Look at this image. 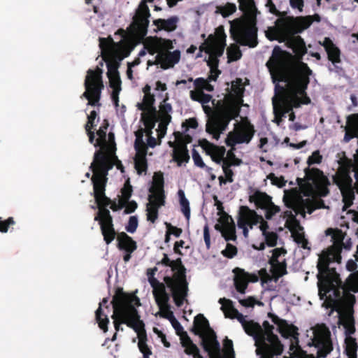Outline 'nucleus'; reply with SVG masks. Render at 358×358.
<instances>
[{
	"mask_svg": "<svg viewBox=\"0 0 358 358\" xmlns=\"http://www.w3.org/2000/svg\"><path fill=\"white\" fill-rule=\"evenodd\" d=\"M294 35H280L274 37L268 36V38L271 41H278L280 43L285 42V45L291 48L295 54L296 64L290 66L289 59L292 55L276 45L273 50L271 58L266 62V66L271 72L273 83L286 82L289 91L295 96V98L299 94L304 95L302 103L307 105L310 103V99L307 95L306 90L313 71L306 63L302 62L303 55L307 53L303 39L300 36Z\"/></svg>",
	"mask_w": 358,
	"mask_h": 358,
	"instance_id": "nucleus-1",
	"label": "nucleus"
},
{
	"mask_svg": "<svg viewBox=\"0 0 358 358\" xmlns=\"http://www.w3.org/2000/svg\"><path fill=\"white\" fill-rule=\"evenodd\" d=\"M329 260L320 258L317 265L320 299L324 300L327 308L337 311L345 307H352L355 303V295L349 292L336 269L329 268Z\"/></svg>",
	"mask_w": 358,
	"mask_h": 358,
	"instance_id": "nucleus-2",
	"label": "nucleus"
},
{
	"mask_svg": "<svg viewBox=\"0 0 358 358\" xmlns=\"http://www.w3.org/2000/svg\"><path fill=\"white\" fill-rule=\"evenodd\" d=\"M115 332L123 331L122 324L133 329L136 332L144 326V322L140 319L136 307L141 306L140 299L134 294L124 292L123 288L117 287L111 301Z\"/></svg>",
	"mask_w": 358,
	"mask_h": 358,
	"instance_id": "nucleus-3",
	"label": "nucleus"
},
{
	"mask_svg": "<svg viewBox=\"0 0 358 358\" xmlns=\"http://www.w3.org/2000/svg\"><path fill=\"white\" fill-rule=\"evenodd\" d=\"M113 167L110 157L100 149L95 152L94 160L90 168L94 174L91 178L93 184L94 196L99 210L101 208H106L111 203L110 198L105 194L108 171Z\"/></svg>",
	"mask_w": 358,
	"mask_h": 358,
	"instance_id": "nucleus-4",
	"label": "nucleus"
},
{
	"mask_svg": "<svg viewBox=\"0 0 358 358\" xmlns=\"http://www.w3.org/2000/svg\"><path fill=\"white\" fill-rule=\"evenodd\" d=\"M165 266L171 267L174 272L172 276H165L164 281L171 292L174 303L178 307H181L188 296V282L186 279V268L181 258L171 260L167 254L163 255V258L158 263Z\"/></svg>",
	"mask_w": 358,
	"mask_h": 358,
	"instance_id": "nucleus-5",
	"label": "nucleus"
},
{
	"mask_svg": "<svg viewBox=\"0 0 358 358\" xmlns=\"http://www.w3.org/2000/svg\"><path fill=\"white\" fill-rule=\"evenodd\" d=\"M243 102L228 98L227 105L220 113L209 118L206 125V131L218 140L220 134L227 129L229 122L238 117Z\"/></svg>",
	"mask_w": 358,
	"mask_h": 358,
	"instance_id": "nucleus-6",
	"label": "nucleus"
},
{
	"mask_svg": "<svg viewBox=\"0 0 358 358\" xmlns=\"http://www.w3.org/2000/svg\"><path fill=\"white\" fill-rule=\"evenodd\" d=\"M304 178H297L296 182L302 194L305 196H310L315 193L322 196H326L329 190L330 185L328 178L322 171L317 168H306Z\"/></svg>",
	"mask_w": 358,
	"mask_h": 358,
	"instance_id": "nucleus-7",
	"label": "nucleus"
},
{
	"mask_svg": "<svg viewBox=\"0 0 358 358\" xmlns=\"http://www.w3.org/2000/svg\"><path fill=\"white\" fill-rule=\"evenodd\" d=\"M226 38L224 27L220 25L215 29V34H210L199 48L201 51H204L209 55L207 64L210 68V71L218 69V58L224 53L227 45Z\"/></svg>",
	"mask_w": 358,
	"mask_h": 358,
	"instance_id": "nucleus-8",
	"label": "nucleus"
},
{
	"mask_svg": "<svg viewBox=\"0 0 358 358\" xmlns=\"http://www.w3.org/2000/svg\"><path fill=\"white\" fill-rule=\"evenodd\" d=\"M275 15L279 18L275 21L277 27H273L272 31L277 36L301 33L313 23L311 16H286L287 12L285 11H280V14Z\"/></svg>",
	"mask_w": 358,
	"mask_h": 358,
	"instance_id": "nucleus-9",
	"label": "nucleus"
},
{
	"mask_svg": "<svg viewBox=\"0 0 358 358\" xmlns=\"http://www.w3.org/2000/svg\"><path fill=\"white\" fill-rule=\"evenodd\" d=\"M274 326L264 321L262 326V346L256 350L259 358H274L283 352V345L278 336L273 333Z\"/></svg>",
	"mask_w": 358,
	"mask_h": 358,
	"instance_id": "nucleus-10",
	"label": "nucleus"
},
{
	"mask_svg": "<svg viewBox=\"0 0 358 358\" xmlns=\"http://www.w3.org/2000/svg\"><path fill=\"white\" fill-rule=\"evenodd\" d=\"M103 71L97 66L95 70L89 69L85 80V92L83 96L88 100V105L100 106L101 90L104 85L102 80Z\"/></svg>",
	"mask_w": 358,
	"mask_h": 358,
	"instance_id": "nucleus-11",
	"label": "nucleus"
},
{
	"mask_svg": "<svg viewBox=\"0 0 358 358\" xmlns=\"http://www.w3.org/2000/svg\"><path fill=\"white\" fill-rule=\"evenodd\" d=\"M250 24L245 26L240 25L237 28H231L230 32L232 38L241 45L255 48L258 44L257 27L256 20L249 18Z\"/></svg>",
	"mask_w": 358,
	"mask_h": 358,
	"instance_id": "nucleus-12",
	"label": "nucleus"
},
{
	"mask_svg": "<svg viewBox=\"0 0 358 358\" xmlns=\"http://www.w3.org/2000/svg\"><path fill=\"white\" fill-rule=\"evenodd\" d=\"M312 343L317 348L318 358L326 357L333 350L331 332L325 324H317L314 327Z\"/></svg>",
	"mask_w": 358,
	"mask_h": 358,
	"instance_id": "nucleus-13",
	"label": "nucleus"
},
{
	"mask_svg": "<svg viewBox=\"0 0 358 358\" xmlns=\"http://www.w3.org/2000/svg\"><path fill=\"white\" fill-rule=\"evenodd\" d=\"M255 133L254 126L250 122L237 123L235 124L234 130L227 134L225 143L227 146L234 149L236 144L249 143Z\"/></svg>",
	"mask_w": 358,
	"mask_h": 358,
	"instance_id": "nucleus-14",
	"label": "nucleus"
},
{
	"mask_svg": "<svg viewBox=\"0 0 358 358\" xmlns=\"http://www.w3.org/2000/svg\"><path fill=\"white\" fill-rule=\"evenodd\" d=\"M150 13L147 5V1L143 0L139 3L131 24V28L134 35L141 38L146 36L150 23Z\"/></svg>",
	"mask_w": 358,
	"mask_h": 358,
	"instance_id": "nucleus-15",
	"label": "nucleus"
},
{
	"mask_svg": "<svg viewBox=\"0 0 358 358\" xmlns=\"http://www.w3.org/2000/svg\"><path fill=\"white\" fill-rule=\"evenodd\" d=\"M94 220L99 222L103 241L107 245H109L118 234L115 230L113 217L109 210L106 208H101L95 216Z\"/></svg>",
	"mask_w": 358,
	"mask_h": 358,
	"instance_id": "nucleus-16",
	"label": "nucleus"
},
{
	"mask_svg": "<svg viewBox=\"0 0 358 358\" xmlns=\"http://www.w3.org/2000/svg\"><path fill=\"white\" fill-rule=\"evenodd\" d=\"M284 201L286 206L289 208L293 209L296 213L303 214L305 215L306 210L308 214H311L315 210L322 208L324 204L323 201H317L310 198L307 199H291L287 201L286 197H284Z\"/></svg>",
	"mask_w": 358,
	"mask_h": 358,
	"instance_id": "nucleus-17",
	"label": "nucleus"
},
{
	"mask_svg": "<svg viewBox=\"0 0 358 358\" xmlns=\"http://www.w3.org/2000/svg\"><path fill=\"white\" fill-rule=\"evenodd\" d=\"M247 316L239 315L238 321L241 324L243 329L245 332L250 336H252L255 340V345L256 346V350H258L259 348L262 346V326L252 320H247L245 318Z\"/></svg>",
	"mask_w": 358,
	"mask_h": 358,
	"instance_id": "nucleus-18",
	"label": "nucleus"
},
{
	"mask_svg": "<svg viewBox=\"0 0 358 358\" xmlns=\"http://www.w3.org/2000/svg\"><path fill=\"white\" fill-rule=\"evenodd\" d=\"M257 219V213L255 210H251L247 206H241L239 208L237 224L238 228L243 229V236L247 238L248 236L249 230L248 227L252 229L254 224H252V219Z\"/></svg>",
	"mask_w": 358,
	"mask_h": 358,
	"instance_id": "nucleus-19",
	"label": "nucleus"
},
{
	"mask_svg": "<svg viewBox=\"0 0 358 358\" xmlns=\"http://www.w3.org/2000/svg\"><path fill=\"white\" fill-rule=\"evenodd\" d=\"M144 47L150 55H153L172 49L173 44L169 39L155 36L147 38Z\"/></svg>",
	"mask_w": 358,
	"mask_h": 358,
	"instance_id": "nucleus-20",
	"label": "nucleus"
},
{
	"mask_svg": "<svg viewBox=\"0 0 358 358\" xmlns=\"http://www.w3.org/2000/svg\"><path fill=\"white\" fill-rule=\"evenodd\" d=\"M268 317L277 325L278 331L282 337L286 338L293 337L295 339H298V329L294 325L288 324L285 320L281 319L271 313H268Z\"/></svg>",
	"mask_w": 358,
	"mask_h": 358,
	"instance_id": "nucleus-21",
	"label": "nucleus"
},
{
	"mask_svg": "<svg viewBox=\"0 0 358 358\" xmlns=\"http://www.w3.org/2000/svg\"><path fill=\"white\" fill-rule=\"evenodd\" d=\"M333 182L338 186L340 191L354 189L353 180L350 176V171L348 168H340L333 176Z\"/></svg>",
	"mask_w": 358,
	"mask_h": 358,
	"instance_id": "nucleus-22",
	"label": "nucleus"
},
{
	"mask_svg": "<svg viewBox=\"0 0 358 358\" xmlns=\"http://www.w3.org/2000/svg\"><path fill=\"white\" fill-rule=\"evenodd\" d=\"M210 336L201 341L203 350L209 355L210 358H225L221 354L220 344L217 340L214 331H211Z\"/></svg>",
	"mask_w": 358,
	"mask_h": 358,
	"instance_id": "nucleus-23",
	"label": "nucleus"
},
{
	"mask_svg": "<svg viewBox=\"0 0 358 358\" xmlns=\"http://www.w3.org/2000/svg\"><path fill=\"white\" fill-rule=\"evenodd\" d=\"M324 48L328 59L332 62L336 69L337 73L342 71V68L336 66V64L340 63L341 60V50L339 48L333 43V41L328 37L324 38L323 42L321 43Z\"/></svg>",
	"mask_w": 358,
	"mask_h": 358,
	"instance_id": "nucleus-24",
	"label": "nucleus"
},
{
	"mask_svg": "<svg viewBox=\"0 0 358 358\" xmlns=\"http://www.w3.org/2000/svg\"><path fill=\"white\" fill-rule=\"evenodd\" d=\"M195 335L202 337V341L208 338L213 331L208 320L202 314H198L194 320V326L191 330Z\"/></svg>",
	"mask_w": 358,
	"mask_h": 358,
	"instance_id": "nucleus-25",
	"label": "nucleus"
},
{
	"mask_svg": "<svg viewBox=\"0 0 358 358\" xmlns=\"http://www.w3.org/2000/svg\"><path fill=\"white\" fill-rule=\"evenodd\" d=\"M149 202L146 206L147 220L155 223L159 216V209L165 205V198L156 196L151 198L148 196Z\"/></svg>",
	"mask_w": 358,
	"mask_h": 358,
	"instance_id": "nucleus-26",
	"label": "nucleus"
},
{
	"mask_svg": "<svg viewBox=\"0 0 358 358\" xmlns=\"http://www.w3.org/2000/svg\"><path fill=\"white\" fill-rule=\"evenodd\" d=\"M103 60L106 62L108 69L107 76L109 79L110 87L113 89L119 88V90H120L121 80L118 72V68L120 64L115 61L109 60L104 56Z\"/></svg>",
	"mask_w": 358,
	"mask_h": 358,
	"instance_id": "nucleus-27",
	"label": "nucleus"
},
{
	"mask_svg": "<svg viewBox=\"0 0 358 358\" xmlns=\"http://www.w3.org/2000/svg\"><path fill=\"white\" fill-rule=\"evenodd\" d=\"M220 224H222V236L227 241H235L236 239V227L231 216L224 213L220 217Z\"/></svg>",
	"mask_w": 358,
	"mask_h": 358,
	"instance_id": "nucleus-28",
	"label": "nucleus"
},
{
	"mask_svg": "<svg viewBox=\"0 0 358 358\" xmlns=\"http://www.w3.org/2000/svg\"><path fill=\"white\" fill-rule=\"evenodd\" d=\"M158 59L160 60V67L166 70L173 68L176 64L179 62L180 52L177 50L173 52L164 50L163 52L158 54Z\"/></svg>",
	"mask_w": 358,
	"mask_h": 358,
	"instance_id": "nucleus-29",
	"label": "nucleus"
},
{
	"mask_svg": "<svg viewBox=\"0 0 358 358\" xmlns=\"http://www.w3.org/2000/svg\"><path fill=\"white\" fill-rule=\"evenodd\" d=\"M344 129L345 132L343 142L348 143L352 138L358 137V113L351 114L347 117Z\"/></svg>",
	"mask_w": 358,
	"mask_h": 358,
	"instance_id": "nucleus-30",
	"label": "nucleus"
},
{
	"mask_svg": "<svg viewBox=\"0 0 358 358\" xmlns=\"http://www.w3.org/2000/svg\"><path fill=\"white\" fill-rule=\"evenodd\" d=\"M132 48H133L128 43L123 41L116 43L115 48L112 50V55L109 60L115 61L120 64L122 59L130 55Z\"/></svg>",
	"mask_w": 358,
	"mask_h": 358,
	"instance_id": "nucleus-31",
	"label": "nucleus"
},
{
	"mask_svg": "<svg viewBox=\"0 0 358 358\" xmlns=\"http://www.w3.org/2000/svg\"><path fill=\"white\" fill-rule=\"evenodd\" d=\"M117 248L124 252H134L137 249L136 242L124 231L117 234Z\"/></svg>",
	"mask_w": 358,
	"mask_h": 358,
	"instance_id": "nucleus-32",
	"label": "nucleus"
},
{
	"mask_svg": "<svg viewBox=\"0 0 358 358\" xmlns=\"http://www.w3.org/2000/svg\"><path fill=\"white\" fill-rule=\"evenodd\" d=\"M235 274L234 285L237 292L241 294H245L248 285V272L241 268H235L233 270Z\"/></svg>",
	"mask_w": 358,
	"mask_h": 358,
	"instance_id": "nucleus-33",
	"label": "nucleus"
},
{
	"mask_svg": "<svg viewBox=\"0 0 358 358\" xmlns=\"http://www.w3.org/2000/svg\"><path fill=\"white\" fill-rule=\"evenodd\" d=\"M180 343L185 348L184 352L186 355L192 356L193 358H203L200 354L199 348L193 343L187 332L183 333L181 336Z\"/></svg>",
	"mask_w": 358,
	"mask_h": 358,
	"instance_id": "nucleus-34",
	"label": "nucleus"
},
{
	"mask_svg": "<svg viewBox=\"0 0 358 358\" xmlns=\"http://www.w3.org/2000/svg\"><path fill=\"white\" fill-rule=\"evenodd\" d=\"M272 198L266 192L256 190L252 195L249 196V201L255 203L257 208L264 210L271 203Z\"/></svg>",
	"mask_w": 358,
	"mask_h": 358,
	"instance_id": "nucleus-35",
	"label": "nucleus"
},
{
	"mask_svg": "<svg viewBox=\"0 0 358 358\" xmlns=\"http://www.w3.org/2000/svg\"><path fill=\"white\" fill-rule=\"evenodd\" d=\"M164 177L162 173H155L153 177V184L149 191L151 192L150 197L156 196L166 198L164 190Z\"/></svg>",
	"mask_w": 358,
	"mask_h": 358,
	"instance_id": "nucleus-36",
	"label": "nucleus"
},
{
	"mask_svg": "<svg viewBox=\"0 0 358 358\" xmlns=\"http://www.w3.org/2000/svg\"><path fill=\"white\" fill-rule=\"evenodd\" d=\"M218 302L222 305L220 309L222 310L226 317L231 319L236 318L238 320L239 315H243L242 313H239L238 310L234 308L231 300L226 298H220Z\"/></svg>",
	"mask_w": 358,
	"mask_h": 358,
	"instance_id": "nucleus-37",
	"label": "nucleus"
},
{
	"mask_svg": "<svg viewBox=\"0 0 358 358\" xmlns=\"http://www.w3.org/2000/svg\"><path fill=\"white\" fill-rule=\"evenodd\" d=\"M138 338V347L140 352L143 354V358H149L152 355V350L147 344V334L145 329V325L136 332Z\"/></svg>",
	"mask_w": 358,
	"mask_h": 358,
	"instance_id": "nucleus-38",
	"label": "nucleus"
},
{
	"mask_svg": "<svg viewBox=\"0 0 358 358\" xmlns=\"http://www.w3.org/2000/svg\"><path fill=\"white\" fill-rule=\"evenodd\" d=\"M239 9L243 11L248 18L255 20L259 13L255 6V0H238Z\"/></svg>",
	"mask_w": 358,
	"mask_h": 358,
	"instance_id": "nucleus-39",
	"label": "nucleus"
},
{
	"mask_svg": "<svg viewBox=\"0 0 358 358\" xmlns=\"http://www.w3.org/2000/svg\"><path fill=\"white\" fill-rule=\"evenodd\" d=\"M173 160L177 162L178 166L182 163H187L189 160V155L187 147L185 145H176L173 150Z\"/></svg>",
	"mask_w": 358,
	"mask_h": 358,
	"instance_id": "nucleus-40",
	"label": "nucleus"
},
{
	"mask_svg": "<svg viewBox=\"0 0 358 358\" xmlns=\"http://www.w3.org/2000/svg\"><path fill=\"white\" fill-rule=\"evenodd\" d=\"M271 272L272 278L276 282L278 279L287 273V263L285 258H283L281 262H278L271 265Z\"/></svg>",
	"mask_w": 358,
	"mask_h": 358,
	"instance_id": "nucleus-41",
	"label": "nucleus"
},
{
	"mask_svg": "<svg viewBox=\"0 0 358 358\" xmlns=\"http://www.w3.org/2000/svg\"><path fill=\"white\" fill-rule=\"evenodd\" d=\"M108 126H109V124H108V120H104L103 122L102 123V124L101 125V127L96 131L98 138L97 139L94 138V141L92 143L94 145V147L103 148L107 145L106 131H107Z\"/></svg>",
	"mask_w": 358,
	"mask_h": 358,
	"instance_id": "nucleus-42",
	"label": "nucleus"
},
{
	"mask_svg": "<svg viewBox=\"0 0 358 358\" xmlns=\"http://www.w3.org/2000/svg\"><path fill=\"white\" fill-rule=\"evenodd\" d=\"M178 19L173 16L167 20L157 19L153 21V24L157 27L158 29H164L167 31H171L176 29V23Z\"/></svg>",
	"mask_w": 358,
	"mask_h": 358,
	"instance_id": "nucleus-43",
	"label": "nucleus"
},
{
	"mask_svg": "<svg viewBox=\"0 0 358 358\" xmlns=\"http://www.w3.org/2000/svg\"><path fill=\"white\" fill-rule=\"evenodd\" d=\"M115 43L113 39L109 36L108 38H99V47L102 52V57H106L110 59L112 55V50L115 48Z\"/></svg>",
	"mask_w": 358,
	"mask_h": 358,
	"instance_id": "nucleus-44",
	"label": "nucleus"
},
{
	"mask_svg": "<svg viewBox=\"0 0 358 358\" xmlns=\"http://www.w3.org/2000/svg\"><path fill=\"white\" fill-rule=\"evenodd\" d=\"M285 83L286 84L285 87L281 86L279 84L275 85V94H280V93L285 94V92H287L289 95V96H291V101L293 103L294 108H299V107H300L301 104H305L304 103H302L303 98L304 95L299 94H297V96L296 97V99H295V96H294L289 91L287 83L286 82H285Z\"/></svg>",
	"mask_w": 358,
	"mask_h": 358,
	"instance_id": "nucleus-45",
	"label": "nucleus"
},
{
	"mask_svg": "<svg viewBox=\"0 0 358 358\" xmlns=\"http://www.w3.org/2000/svg\"><path fill=\"white\" fill-rule=\"evenodd\" d=\"M358 343L356 338L347 336L345 338L344 352L350 357L357 358Z\"/></svg>",
	"mask_w": 358,
	"mask_h": 358,
	"instance_id": "nucleus-46",
	"label": "nucleus"
},
{
	"mask_svg": "<svg viewBox=\"0 0 358 358\" xmlns=\"http://www.w3.org/2000/svg\"><path fill=\"white\" fill-rule=\"evenodd\" d=\"M155 96L153 94L144 95L143 102L138 103V109L143 112H151L152 113H157V110L154 106Z\"/></svg>",
	"mask_w": 358,
	"mask_h": 358,
	"instance_id": "nucleus-47",
	"label": "nucleus"
},
{
	"mask_svg": "<svg viewBox=\"0 0 358 358\" xmlns=\"http://www.w3.org/2000/svg\"><path fill=\"white\" fill-rule=\"evenodd\" d=\"M98 114L96 110L90 112V115H87V121L85 125V129L89 137V141L90 143H93L94 141V132L92 129L96 126L95 120L96 119Z\"/></svg>",
	"mask_w": 358,
	"mask_h": 358,
	"instance_id": "nucleus-48",
	"label": "nucleus"
},
{
	"mask_svg": "<svg viewBox=\"0 0 358 358\" xmlns=\"http://www.w3.org/2000/svg\"><path fill=\"white\" fill-rule=\"evenodd\" d=\"M95 320L97 322L99 327L104 333H106L108 330V324L110 321L108 316L103 313L102 310L101 303L95 311Z\"/></svg>",
	"mask_w": 358,
	"mask_h": 358,
	"instance_id": "nucleus-49",
	"label": "nucleus"
},
{
	"mask_svg": "<svg viewBox=\"0 0 358 358\" xmlns=\"http://www.w3.org/2000/svg\"><path fill=\"white\" fill-rule=\"evenodd\" d=\"M155 300L160 310V315L162 317L163 314H169V311H171L170 305L169 303L170 300L169 294L166 293L156 296V297H155Z\"/></svg>",
	"mask_w": 358,
	"mask_h": 358,
	"instance_id": "nucleus-50",
	"label": "nucleus"
},
{
	"mask_svg": "<svg viewBox=\"0 0 358 358\" xmlns=\"http://www.w3.org/2000/svg\"><path fill=\"white\" fill-rule=\"evenodd\" d=\"M231 90L234 94H230L228 98L243 102V96L245 89L242 85L241 78H237L235 82L232 83Z\"/></svg>",
	"mask_w": 358,
	"mask_h": 358,
	"instance_id": "nucleus-51",
	"label": "nucleus"
},
{
	"mask_svg": "<svg viewBox=\"0 0 358 358\" xmlns=\"http://www.w3.org/2000/svg\"><path fill=\"white\" fill-rule=\"evenodd\" d=\"M178 194L179 196L181 211L184 214L186 219L188 220L190 217L189 202L188 199L185 197V192L183 190L179 189Z\"/></svg>",
	"mask_w": 358,
	"mask_h": 358,
	"instance_id": "nucleus-52",
	"label": "nucleus"
},
{
	"mask_svg": "<svg viewBox=\"0 0 358 358\" xmlns=\"http://www.w3.org/2000/svg\"><path fill=\"white\" fill-rule=\"evenodd\" d=\"M156 114L152 113L151 112H143L141 114V120L148 130L152 129L155 126Z\"/></svg>",
	"mask_w": 358,
	"mask_h": 358,
	"instance_id": "nucleus-53",
	"label": "nucleus"
},
{
	"mask_svg": "<svg viewBox=\"0 0 358 358\" xmlns=\"http://www.w3.org/2000/svg\"><path fill=\"white\" fill-rule=\"evenodd\" d=\"M227 54L229 62L237 61L242 57V52L239 47L235 43L231 44L229 47H228Z\"/></svg>",
	"mask_w": 358,
	"mask_h": 358,
	"instance_id": "nucleus-54",
	"label": "nucleus"
},
{
	"mask_svg": "<svg viewBox=\"0 0 358 358\" xmlns=\"http://www.w3.org/2000/svg\"><path fill=\"white\" fill-rule=\"evenodd\" d=\"M327 236H331L332 241L335 245H340L343 243L344 235L341 229L329 228L326 231Z\"/></svg>",
	"mask_w": 358,
	"mask_h": 358,
	"instance_id": "nucleus-55",
	"label": "nucleus"
},
{
	"mask_svg": "<svg viewBox=\"0 0 358 358\" xmlns=\"http://www.w3.org/2000/svg\"><path fill=\"white\" fill-rule=\"evenodd\" d=\"M272 256L268 259V264L273 265L274 263L281 262L285 255L287 254V250L283 248H276L271 250Z\"/></svg>",
	"mask_w": 358,
	"mask_h": 358,
	"instance_id": "nucleus-56",
	"label": "nucleus"
},
{
	"mask_svg": "<svg viewBox=\"0 0 358 358\" xmlns=\"http://www.w3.org/2000/svg\"><path fill=\"white\" fill-rule=\"evenodd\" d=\"M162 317L169 319L171 321V324L176 330L177 335L180 336V337L182 335H183V333L185 331H183V327L180 323L175 318L172 311H169V314H163Z\"/></svg>",
	"mask_w": 358,
	"mask_h": 358,
	"instance_id": "nucleus-57",
	"label": "nucleus"
},
{
	"mask_svg": "<svg viewBox=\"0 0 358 358\" xmlns=\"http://www.w3.org/2000/svg\"><path fill=\"white\" fill-rule=\"evenodd\" d=\"M134 166L138 174L146 172L148 169L146 156H136L134 159Z\"/></svg>",
	"mask_w": 358,
	"mask_h": 358,
	"instance_id": "nucleus-58",
	"label": "nucleus"
},
{
	"mask_svg": "<svg viewBox=\"0 0 358 358\" xmlns=\"http://www.w3.org/2000/svg\"><path fill=\"white\" fill-rule=\"evenodd\" d=\"M171 121V120L169 118H159V123L157 130V136L159 140L158 144L161 143V139L165 136L167 131V127Z\"/></svg>",
	"mask_w": 358,
	"mask_h": 358,
	"instance_id": "nucleus-59",
	"label": "nucleus"
},
{
	"mask_svg": "<svg viewBox=\"0 0 358 358\" xmlns=\"http://www.w3.org/2000/svg\"><path fill=\"white\" fill-rule=\"evenodd\" d=\"M199 145L203 148L208 155L210 157L215 153L219 146L209 142L206 138H202L199 141Z\"/></svg>",
	"mask_w": 358,
	"mask_h": 358,
	"instance_id": "nucleus-60",
	"label": "nucleus"
},
{
	"mask_svg": "<svg viewBox=\"0 0 358 358\" xmlns=\"http://www.w3.org/2000/svg\"><path fill=\"white\" fill-rule=\"evenodd\" d=\"M173 135L178 141V145H185L192 143V137L189 134H184L180 131H174Z\"/></svg>",
	"mask_w": 358,
	"mask_h": 358,
	"instance_id": "nucleus-61",
	"label": "nucleus"
},
{
	"mask_svg": "<svg viewBox=\"0 0 358 358\" xmlns=\"http://www.w3.org/2000/svg\"><path fill=\"white\" fill-rule=\"evenodd\" d=\"M223 353L225 358H235L233 342L231 340L226 338L223 342Z\"/></svg>",
	"mask_w": 358,
	"mask_h": 358,
	"instance_id": "nucleus-62",
	"label": "nucleus"
},
{
	"mask_svg": "<svg viewBox=\"0 0 358 358\" xmlns=\"http://www.w3.org/2000/svg\"><path fill=\"white\" fill-rule=\"evenodd\" d=\"M354 189H350L341 192L343 197V201L347 207H350L353 203V200L355 199Z\"/></svg>",
	"mask_w": 358,
	"mask_h": 358,
	"instance_id": "nucleus-63",
	"label": "nucleus"
},
{
	"mask_svg": "<svg viewBox=\"0 0 358 358\" xmlns=\"http://www.w3.org/2000/svg\"><path fill=\"white\" fill-rule=\"evenodd\" d=\"M165 102V101H164ZM172 112V106L169 103H164L159 106V118H169L171 120L170 113Z\"/></svg>",
	"mask_w": 358,
	"mask_h": 358,
	"instance_id": "nucleus-64",
	"label": "nucleus"
}]
</instances>
